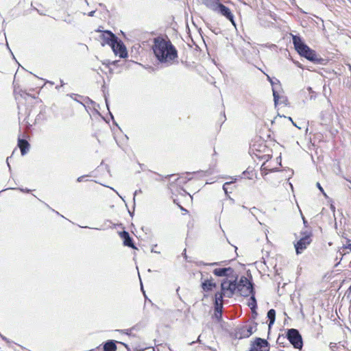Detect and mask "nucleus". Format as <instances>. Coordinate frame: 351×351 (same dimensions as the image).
Returning <instances> with one entry per match:
<instances>
[{"label":"nucleus","instance_id":"1","mask_svg":"<svg viewBox=\"0 0 351 351\" xmlns=\"http://www.w3.org/2000/svg\"><path fill=\"white\" fill-rule=\"evenodd\" d=\"M152 49L159 62L167 66L171 65L178 57L177 50L171 41L161 37L154 38Z\"/></svg>","mask_w":351,"mask_h":351},{"label":"nucleus","instance_id":"2","mask_svg":"<svg viewBox=\"0 0 351 351\" xmlns=\"http://www.w3.org/2000/svg\"><path fill=\"white\" fill-rule=\"evenodd\" d=\"M293 43L294 45L295 49L300 53V55L304 56L311 62H319V58H318L315 51L309 48L306 44H304L300 36H293Z\"/></svg>","mask_w":351,"mask_h":351},{"label":"nucleus","instance_id":"3","mask_svg":"<svg viewBox=\"0 0 351 351\" xmlns=\"http://www.w3.org/2000/svg\"><path fill=\"white\" fill-rule=\"evenodd\" d=\"M237 284L236 280L226 279L223 280L221 284V291L217 292L215 294H219L221 295V301H223V297L232 298L237 291Z\"/></svg>","mask_w":351,"mask_h":351},{"label":"nucleus","instance_id":"4","mask_svg":"<svg viewBox=\"0 0 351 351\" xmlns=\"http://www.w3.org/2000/svg\"><path fill=\"white\" fill-rule=\"evenodd\" d=\"M237 287V291L243 297H247L254 292L252 284L245 276L240 278Z\"/></svg>","mask_w":351,"mask_h":351},{"label":"nucleus","instance_id":"5","mask_svg":"<svg viewBox=\"0 0 351 351\" xmlns=\"http://www.w3.org/2000/svg\"><path fill=\"white\" fill-rule=\"evenodd\" d=\"M287 338L295 348H302V339L298 330L293 328L288 330Z\"/></svg>","mask_w":351,"mask_h":351},{"label":"nucleus","instance_id":"6","mask_svg":"<svg viewBox=\"0 0 351 351\" xmlns=\"http://www.w3.org/2000/svg\"><path fill=\"white\" fill-rule=\"evenodd\" d=\"M311 233L304 234V235L295 244L297 254L302 253V252L311 243Z\"/></svg>","mask_w":351,"mask_h":351},{"label":"nucleus","instance_id":"7","mask_svg":"<svg viewBox=\"0 0 351 351\" xmlns=\"http://www.w3.org/2000/svg\"><path fill=\"white\" fill-rule=\"evenodd\" d=\"M215 12L224 16L228 20H229L232 24L236 27V24L234 20V14L231 12V10L222 3H219L218 6L217 7Z\"/></svg>","mask_w":351,"mask_h":351},{"label":"nucleus","instance_id":"8","mask_svg":"<svg viewBox=\"0 0 351 351\" xmlns=\"http://www.w3.org/2000/svg\"><path fill=\"white\" fill-rule=\"evenodd\" d=\"M111 47L116 55L120 58H125L128 55L126 48L124 45L118 41L117 39L112 43Z\"/></svg>","mask_w":351,"mask_h":351},{"label":"nucleus","instance_id":"9","mask_svg":"<svg viewBox=\"0 0 351 351\" xmlns=\"http://www.w3.org/2000/svg\"><path fill=\"white\" fill-rule=\"evenodd\" d=\"M223 301H221V295L219 294L215 295V314L214 316L217 321H220L222 316Z\"/></svg>","mask_w":351,"mask_h":351},{"label":"nucleus","instance_id":"10","mask_svg":"<svg viewBox=\"0 0 351 351\" xmlns=\"http://www.w3.org/2000/svg\"><path fill=\"white\" fill-rule=\"evenodd\" d=\"M250 351H269L268 342L265 339L256 338L252 344Z\"/></svg>","mask_w":351,"mask_h":351},{"label":"nucleus","instance_id":"11","mask_svg":"<svg viewBox=\"0 0 351 351\" xmlns=\"http://www.w3.org/2000/svg\"><path fill=\"white\" fill-rule=\"evenodd\" d=\"M233 272L231 267L217 268L213 270V274L217 276H228Z\"/></svg>","mask_w":351,"mask_h":351},{"label":"nucleus","instance_id":"12","mask_svg":"<svg viewBox=\"0 0 351 351\" xmlns=\"http://www.w3.org/2000/svg\"><path fill=\"white\" fill-rule=\"evenodd\" d=\"M101 37L104 42L110 46L112 45V43L117 39V37L110 31L104 32Z\"/></svg>","mask_w":351,"mask_h":351},{"label":"nucleus","instance_id":"13","mask_svg":"<svg viewBox=\"0 0 351 351\" xmlns=\"http://www.w3.org/2000/svg\"><path fill=\"white\" fill-rule=\"evenodd\" d=\"M215 287L216 283H215L212 279H206L202 282V288L204 291H211Z\"/></svg>","mask_w":351,"mask_h":351},{"label":"nucleus","instance_id":"14","mask_svg":"<svg viewBox=\"0 0 351 351\" xmlns=\"http://www.w3.org/2000/svg\"><path fill=\"white\" fill-rule=\"evenodd\" d=\"M219 3V0H203V4L213 12L215 11Z\"/></svg>","mask_w":351,"mask_h":351},{"label":"nucleus","instance_id":"15","mask_svg":"<svg viewBox=\"0 0 351 351\" xmlns=\"http://www.w3.org/2000/svg\"><path fill=\"white\" fill-rule=\"evenodd\" d=\"M18 145L21 149V154L24 156L29 150V144L26 140L19 139Z\"/></svg>","mask_w":351,"mask_h":351},{"label":"nucleus","instance_id":"16","mask_svg":"<svg viewBox=\"0 0 351 351\" xmlns=\"http://www.w3.org/2000/svg\"><path fill=\"white\" fill-rule=\"evenodd\" d=\"M121 238L123 239V243L126 246H129L134 248V246L132 244V239L130 238L129 233L126 231H123L120 233Z\"/></svg>","mask_w":351,"mask_h":351},{"label":"nucleus","instance_id":"17","mask_svg":"<svg viewBox=\"0 0 351 351\" xmlns=\"http://www.w3.org/2000/svg\"><path fill=\"white\" fill-rule=\"evenodd\" d=\"M278 82H279L278 81ZM271 83L273 86L272 91H273L274 102H275V104L277 105L279 103L280 99L279 94L278 93V90H277V86H279L280 85L278 84V83L274 84V82H271Z\"/></svg>","mask_w":351,"mask_h":351},{"label":"nucleus","instance_id":"18","mask_svg":"<svg viewBox=\"0 0 351 351\" xmlns=\"http://www.w3.org/2000/svg\"><path fill=\"white\" fill-rule=\"evenodd\" d=\"M104 351H116L117 346L113 341H107L104 346Z\"/></svg>","mask_w":351,"mask_h":351},{"label":"nucleus","instance_id":"19","mask_svg":"<svg viewBox=\"0 0 351 351\" xmlns=\"http://www.w3.org/2000/svg\"><path fill=\"white\" fill-rule=\"evenodd\" d=\"M267 317L269 319V326H271V325H272L274 323V322H275V319H276V311H275V310L270 309L267 312Z\"/></svg>","mask_w":351,"mask_h":351},{"label":"nucleus","instance_id":"20","mask_svg":"<svg viewBox=\"0 0 351 351\" xmlns=\"http://www.w3.org/2000/svg\"><path fill=\"white\" fill-rule=\"evenodd\" d=\"M248 306L250 307L253 313H256L255 309L256 308V300L254 295H252L250 298V301L248 303Z\"/></svg>","mask_w":351,"mask_h":351},{"label":"nucleus","instance_id":"21","mask_svg":"<svg viewBox=\"0 0 351 351\" xmlns=\"http://www.w3.org/2000/svg\"><path fill=\"white\" fill-rule=\"evenodd\" d=\"M349 249L351 251V243H349L346 245H343L341 248L339 250V253L341 254V260H342V258L344 255H346V252H345V250Z\"/></svg>","mask_w":351,"mask_h":351},{"label":"nucleus","instance_id":"22","mask_svg":"<svg viewBox=\"0 0 351 351\" xmlns=\"http://www.w3.org/2000/svg\"><path fill=\"white\" fill-rule=\"evenodd\" d=\"M249 333L247 335H252L256 330V324H249L245 326Z\"/></svg>","mask_w":351,"mask_h":351},{"label":"nucleus","instance_id":"23","mask_svg":"<svg viewBox=\"0 0 351 351\" xmlns=\"http://www.w3.org/2000/svg\"><path fill=\"white\" fill-rule=\"evenodd\" d=\"M249 333L248 330H247L245 326H243L241 330H240V335H241V338H246V337H249L250 335H247V334Z\"/></svg>","mask_w":351,"mask_h":351},{"label":"nucleus","instance_id":"24","mask_svg":"<svg viewBox=\"0 0 351 351\" xmlns=\"http://www.w3.org/2000/svg\"><path fill=\"white\" fill-rule=\"evenodd\" d=\"M236 180V178L234 179V181H231V182H226L223 186V189L224 191V192L226 193V194H228V187L227 186L228 185H230V184L233 183L234 182H235Z\"/></svg>","mask_w":351,"mask_h":351},{"label":"nucleus","instance_id":"25","mask_svg":"<svg viewBox=\"0 0 351 351\" xmlns=\"http://www.w3.org/2000/svg\"><path fill=\"white\" fill-rule=\"evenodd\" d=\"M317 186L318 189L324 193V195H326V193L324 192L323 188L321 186V185L319 182L317 183Z\"/></svg>","mask_w":351,"mask_h":351},{"label":"nucleus","instance_id":"26","mask_svg":"<svg viewBox=\"0 0 351 351\" xmlns=\"http://www.w3.org/2000/svg\"><path fill=\"white\" fill-rule=\"evenodd\" d=\"M19 190L22 192H25V193H29L30 191L29 189H19Z\"/></svg>","mask_w":351,"mask_h":351},{"label":"nucleus","instance_id":"27","mask_svg":"<svg viewBox=\"0 0 351 351\" xmlns=\"http://www.w3.org/2000/svg\"><path fill=\"white\" fill-rule=\"evenodd\" d=\"M95 11L93 10V11H91L88 13V16H94V14H95Z\"/></svg>","mask_w":351,"mask_h":351},{"label":"nucleus","instance_id":"28","mask_svg":"<svg viewBox=\"0 0 351 351\" xmlns=\"http://www.w3.org/2000/svg\"><path fill=\"white\" fill-rule=\"evenodd\" d=\"M84 176H80L77 179V182H82L83 180Z\"/></svg>","mask_w":351,"mask_h":351},{"label":"nucleus","instance_id":"29","mask_svg":"<svg viewBox=\"0 0 351 351\" xmlns=\"http://www.w3.org/2000/svg\"><path fill=\"white\" fill-rule=\"evenodd\" d=\"M142 191L141 190H137L134 192V197L138 194V193H141Z\"/></svg>","mask_w":351,"mask_h":351},{"label":"nucleus","instance_id":"30","mask_svg":"<svg viewBox=\"0 0 351 351\" xmlns=\"http://www.w3.org/2000/svg\"><path fill=\"white\" fill-rule=\"evenodd\" d=\"M288 119H289V120L290 121H291V122H292V123H293L295 126L298 127V126L296 125V124L293 121V120H292V119H291V117H289Z\"/></svg>","mask_w":351,"mask_h":351},{"label":"nucleus","instance_id":"31","mask_svg":"<svg viewBox=\"0 0 351 351\" xmlns=\"http://www.w3.org/2000/svg\"><path fill=\"white\" fill-rule=\"evenodd\" d=\"M288 119H289V120L290 121H291V122H292V123H293L295 126L298 127V126L296 125V124L293 121V120H292V119H291V117H289Z\"/></svg>","mask_w":351,"mask_h":351},{"label":"nucleus","instance_id":"32","mask_svg":"<svg viewBox=\"0 0 351 351\" xmlns=\"http://www.w3.org/2000/svg\"><path fill=\"white\" fill-rule=\"evenodd\" d=\"M217 263H210V265H217Z\"/></svg>","mask_w":351,"mask_h":351},{"label":"nucleus","instance_id":"33","mask_svg":"<svg viewBox=\"0 0 351 351\" xmlns=\"http://www.w3.org/2000/svg\"><path fill=\"white\" fill-rule=\"evenodd\" d=\"M116 193H117V195L119 196V197H121V199H123V198H122V197H121V195H120L118 193V192H117V191H116Z\"/></svg>","mask_w":351,"mask_h":351},{"label":"nucleus","instance_id":"34","mask_svg":"<svg viewBox=\"0 0 351 351\" xmlns=\"http://www.w3.org/2000/svg\"><path fill=\"white\" fill-rule=\"evenodd\" d=\"M8 158H7V162H8ZM8 166L9 167V168H10L9 163H8Z\"/></svg>","mask_w":351,"mask_h":351},{"label":"nucleus","instance_id":"35","mask_svg":"<svg viewBox=\"0 0 351 351\" xmlns=\"http://www.w3.org/2000/svg\"><path fill=\"white\" fill-rule=\"evenodd\" d=\"M200 337H201V335H199V336L198 337V341H200Z\"/></svg>","mask_w":351,"mask_h":351},{"label":"nucleus","instance_id":"36","mask_svg":"<svg viewBox=\"0 0 351 351\" xmlns=\"http://www.w3.org/2000/svg\"><path fill=\"white\" fill-rule=\"evenodd\" d=\"M6 46H7V47L9 49V45H8V43H7V44H6Z\"/></svg>","mask_w":351,"mask_h":351},{"label":"nucleus","instance_id":"37","mask_svg":"<svg viewBox=\"0 0 351 351\" xmlns=\"http://www.w3.org/2000/svg\"><path fill=\"white\" fill-rule=\"evenodd\" d=\"M61 86H63V82L61 80Z\"/></svg>","mask_w":351,"mask_h":351}]
</instances>
